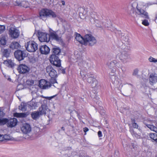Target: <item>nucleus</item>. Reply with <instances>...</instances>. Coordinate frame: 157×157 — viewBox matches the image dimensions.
<instances>
[{
  "label": "nucleus",
  "mask_w": 157,
  "mask_h": 157,
  "mask_svg": "<svg viewBox=\"0 0 157 157\" xmlns=\"http://www.w3.org/2000/svg\"><path fill=\"white\" fill-rule=\"evenodd\" d=\"M91 18L90 19V21L91 22L92 24H94L95 22V20H94V16H91Z\"/></svg>",
  "instance_id": "nucleus-49"
},
{
  "label": "nucleus",
  "mask_w": 157,
  "mask_h": 157,
  "mask_svg": "<svg viewBox=\"0 0 157 157\" xmlns=\"http://www.w3.org/2000/svg\"><path fill=\"white\" fill-rule=\"evenodd\" d=\"M8 121V119L6 118L0 117V125L6 124Z\"/></svg>",
  "instance_id": "nucleus-32"
},
{
  "label": "nucleus",
  "mask_w": 157,
  "mask_h": 157,
  "mask_svg": "<svg viewBox=\"0 0 157 157\" xmlns=\"http://www.w3.org/2000/svg\"><path fill=\"white\" fill-rule=\"evenodd\" d=\"M136 6H138L136 2H134L128 6L127 9V13L130 15H132V13H133L135 11V7Z\"/></svg>",
  "instance_id": "nucleus-16"
},
{
  "label": "nucleus",
  "mask_w": 157,
  "mask_h": 157,
  "mask_svg": "<svg viewBox=\"0 0 157 157\" xmlns=\"http://www.w3.org/2000/svg\"><path fill=\"white\" fill-rule=\"evenodd\" d=\"M3 63L6 66L12 68H13L14 66L16 65L15 64L11 59H8L4 60Z\"/></svg>",
  "instance_id": "nucleus-20"
},
{
  "label": "nucleus",
  "mask_w": 157,
  "mask_h": 157,
  "mask_svg": "<svg viewBox=\"0 0 157 157\" xmlns=\"http://www.w3.org/2000/svg\"><path fill=\"white\" fill-rule=\"evenodd\" d=\"M49 60L51 63L53 65L57 67H60L61 60L58 56L55 54H52L50 56Z\"/></svg>",
  "instance_id": "nucleus-6"
},
{
  "label": "nucleus",
  "mask_w": 157,
  "mask_h": 157,
  "mask_svg": "<svg viewBox=\"0 0 157 157\" xmlns=\"http://www.w3.org/2000/svg\"><path fill=\"white\" fill-rule=\"evenodd\" d=\"M8 80L10 81H11V79L10 78H9L8 79Z\"/></svg>",
  "instance_id": "nucleus-62"
},
{
  "label": "nucleus",
  "mask_w": 157,
  "mask_h": 157,
  "mask_svg": "<svg viewBox=\"0 0 157 157\" xmlns=\"http://www.w3.org/2000/svg\"><path fill=\"white\" fill-rule=\"evenodd\" d=\"M98 136L99 137H101L102 136V134L101 131H99L98 132Z\"/></svg>",
  "instance_id": "nucleus-54"
},
{
  "label": "nucleus",
  "mask_w": 157,
  "mask_h": 157,
  "mask_svg": "<svg viewBox=\"0 0 157 157\" xmlns=\"http://www.w3.org/2000/svg\"><path fill=\"white\" fill-rule=\"evenodd\" d=\"M126 84L127 85L125 86L126 90L128 91L130 90L132 91V88L133 87V85L130 83H127Z\"/></svg>",
  "instance_id": "nucleus-35"
},
{
  "label": "nucleus",
  "mask_w": 157,
  "mask_h": 157,
  "mask_svg": "<svg viewBox=\"0 0 157 157\" xmlns=\"http://www.w3.org/2000/svg\"><path fill=\"white\" fill-rule=\"evenodd\" d=\"M142 24L146 26H147L149 25V23L148 21L146 20H144L142 22Z\"/></svg>",
  "instance_id": "nucleus-46"
},
{
  "label": "nucleus",
  "mask_w": 157,
  "mask_h": 157,
  "mask_svg": "<svg viewBox=\"0 0 157 157\" xmlns=\"http://www.w3.org/2000/svg\"><path fill=\"white\" fill-rule=\"evenodd\" d=\"M61 129H62V130H63V131H64V128L63 127H62L61 128Z\"/></svg>",
  "instance_id": "nucleus-61"
},
{
  "label": "nucleus",
  "mask_w": 157,
  "mask_h": 157,
  "mask_svg": "<svg viewBox=\"0 0 157 157\" xmlns=\"http://www.w3.org/2000/svg\"><path fill=\"white\" fill-rule=\"evenodd\" d=\"M49 36H50V38H51L52 39L57 41H59L61 40V37L59 36L56 34V32H55L50 33Z\"/></svg>",
  "instance_id": "nucleus-21"
},
{
  "label": "nucleus",
  "mask_w": 157,
  "mask_h": 157,
  "mask_svg": "<svg viewBox=\"0 0 157 157\" xmlns=\"http://www.w3.org/2000/svg\"><path fill=\"white\" fill-rule=\"evenodd\" d=\"M69 148H70V149H71V147H70Z\"/></svg>",
  "instance_id": "nucleus-64"
},
{
  "label": "nucleus",
  "mask_w": 157,
  "mask_h": 157,
  "mask_svg": "<svg viewBox=\"0 0 157 157\" xmlns=\"http://www.w3.org/2000/svg\"><path fill=\"white\" fill-rule=\"evenodd\" d=\"M115 28L111 26V27H110L109 29V30H110L111 31H114L115 30Z\"/></svg>",
  "instance_id": "nucleus-56"
},
{
  "label": "nucleus",
  "mask_w": 157,
  "mask_h": 157,
  "mask_svg": "<svg viewBox=\"0 0 157 157\" xmlns=\"http://www.w3.org/2000/svg\"><path fill=\"white\" fill-rule=\"evenodd\" d=\"M107 64L108 67L110 69H112L114 67H120L119 63H117L116 61L109 62L107 63Z\"/></svg>",
  "instance_id": "nucleus-19"
},
{
  "label": "nucleus",
  "mask_w": 157,
  "mask_h": 157,
  "mask_svg": "<svg viewBox=\"0 0 157 157\" xmlns=\"http://www.w3.org/2000/svg\"><path fill=\"white\" fill-rule=\"evenodd\" d=\"M28 108L33 109L35 108L36 107H37V102H34L33 101H31L28 103Z\"/></svg>",
  "instance_id": "nucleus-28"
},
{
  "label": "nucleus",
  "mask_w": 157,
  "mask_h": 157,
  "mask_svg": "<svg viewBox=\"0 0 157 157\" xmlns=\"http://www.w3.org/2000/svg\"><path fill=\"white\" fill-rule=\"evenodd\" d=\"M80 75L81 76V77L83 78V79H85L86 78V74L84 72V71H81L80 73Z\"/></svg>",
  "instance_id": "nucleus-43"
},
{
  "label": "nucleus",
  "mask_w": 157,
  "mask_h": 157,
  "mask_svg": "<svg viewBox=\"0 0 157 157\" xmlns=\"http://www.w3.org/2000/svg\"><path fill=\"white\" fill-rule=\"evenodd\" d=\"M84 45L90 46L94 45L97 43L95 38L91 34H86L84 37Z\"/></svg>",
  "instance_id": "nucleus-3"
},
{
  "label": "nucleus",
  "mask_w": 157,
  "mask_h": 157,
  "mask_svg": "<svg viewBox=\"0 0 157 157\" xmlns=\"http://www.w3.org/2000/svg\"><path fill=\"white\" fill-rule=\"evenodd\" d=\"M154 131L155 132L157 133V128L156 127L155 128V130Z\"/></svg>",
  "instance_id": "nucleus-60"
},
{
  "label": "nucleus",
  "mask_w": 157,
  "mask_h": 157,
  "mask_svg": "<svg viewBox=\"0 0 157 157\" xmlns=\"http://www.w3.org/2000/svg\"><path fill=\"white\" fill-rule=\"evenodd\" d=\"M3 141L4 140H9L11 139V138L9 135H3Z\"/></svg>",
  "instance_id": "nucleus-41"
},
{
  "label": "nucleus",
  "mask_w": 157,
  "mask_h": 157,
  "mask_svg": "<svg viewBox=\"0 0 157 157\" xmlns=\"http://www.w3.org/2000/svg\"><path fill=\"white\" fill-rule=\"evenodd\" d=\"M28 108V103H22L19 106V109L21 110L22 111H26Z\"/></svg>",
  "instance_id": "nucleus-24"
},
{
  "label": "nucleus",
  "mask_w": 157,
  "mask_h": 157,
  "mask_svg": "<svg viewBox=\"0 0 157 157\" xmlns=\"http://www.w3.org/2000/svg\"><path fill=\"white\" fill-rule=\"evenodd\" d=\"M46 71L51 78H56L57 77V72L52 66L50 65L46 67Z\"/></svg>",
  "instance_id": "nucleus-9"
},
{
  "label": "nucleus",
  "mask_w": 157,
  "mask_h": 157,
  "mask_svg": "<svg viewBox=\"0 0 157 157\" xmlns=\"http://www.w3.org/2000/svg\"><path fill=\"white\" fill-rule=\"evenodd\" d=\"M116 70L115 68H113L111 70V72L110 73V75L111 76L115 75V73Z\"/></svg>",
  "instance_id": "nucleus-45"
},
{
  "label": "nucleus",
  "mask_w": 157,
  "mask_h": 157,
  "mask_svg": "<svg viewBox=\"0 0 157 157\" xmlns=\"http://www.w3.org/2000/svg\"><path fill=\"white\" fill-rule=\"evenodd\" d=\"M136 9L139 13V15L146 18H149L148 13L146 11L141 8H139L138 6H136Z\"/></svg>",
  "instance_id": "nucleus-14"
},
{
  "label": "nucleus",
  "mask_w": 157,
  "mask_h": 157,
  "mask_svg": "<svg viewBox=\"0 0 157 157\" xmlns=\"http://www.w3.org/2000/svg\"><path fill=\"white\" fill-rule=\"evenodd\" d=\"M130 131L133 137L136 138L137 139H140V134H137L133 130H131Z\"/></svg>",
  "instance_id": "nucleus-31"
},
{
  "label": "nucleus",
  "mask_w": 157,
  "mask_h": 157,
  "mask_svg": "<svg viewBox=\"0 0 157 157\" xmlns=\"http://www.w3.org/2000/svg\"><path fill=\"white\" fill-rule=\"evenodd\" d=\"M25 47L28 51L30 52H34L38 49L37 44L34 41H29L25 44Z\"/></svg>",
  "instance_id": "nucleus-5"
},
{
  "label": "nucleus",
  "mask_w": 157,
  "mask_h": 157,
  "mask_svg": "<svg viewBox=\"0 0 157 157\" xmlns=\"http://www.w3.org/2000/svg\"><path fill=\"white\" fill-rule=\"evenodd\" d=\"M5 114L3 111V110L0 108V117H3L5 115Z\"/></svg>",
  "instance_id": "nucleus-47"
},
{
  "label": "nucleus",
  "mask_w": 157,
  "mask_h": 157,
  "mask_svg": "<svg viewBox=\"0 0 157 157\" xmlns=\"http://www.w3.org/2000/svg\"><path fill=\"white\" fill-rule=\"evenodd\" d=\"M1 44L2 45H5L6 44V40L5 37H2L0 40Z\"/></svg>",
  "instance_id": "nucleus-40"
},
{
  "label": "nucleus",
  "mask_w": 157,
  "mask_h": 157,
  "mask_svg": "<svg viewBox=\"0 0 157 157\" xmlns=\"http://www.w3.org/2000/svg\"><path fill=\"white\" fill-rule=\"evenodd\" d=\"M70 157H80L77 155V152L75 151H70Z\"/></svg>",
  "instance_id": "nucleus-36"
},
{
  "label": "nucleus",
  "mask_w": 157,
  "mask_h": 157,
  "mask_svg": "<svg viewBox=\"0 0 157 157\" xmlns=\"http://www.w3.org/2000/svg\"><path fill=\"white\" fill-rule=\"evenodd\" d=\"M59 71L60 73L64 74L65 73V70L62 67H61L59 69Z\"/></svg>",
  "instance_id": "nucleus-48"
},
{
  "label": "nucleus",
  "mask_w": 157,
  "mask_h": 157,
  "mask_svg": "<svg viewBox=\"0 0 157 157\" xmlns=\"http://www.w3.org/2000/svg\"><path fill=\"white\" fill-rule=\"evenodd\" d=\"M89 130V129L86 127H85L83 128V131L84 132H86Z\"/></svg>",
  "instance_id": "nucleus-57"
},
{
  "label": "nucleus",
  "mask_w": 157,
  "mask_h": 157,
  "mask_svg": "<svg viewBox=\"0 0 157 157\" xmlns=\"http://www.w3.org/2000/svg\"><path fill=\"white\" fill-rule=\"evenodd\" d=\"M28 114L25 113H15L14 114V117H25L27 116Z\"/></svg>",
  "instance_id": "nucleus-27"
},
{
  "label": "nucleus",
  "mask_w": 157,
  "mask_h": 157,
  "mask_svg": "<svg viewBox=\"0 0 157 157\" xmlns=\"http://www.w3.org/2000/svg\"><path fill=\"white\" fill-rule=\"evenodd\" d=\"M39 17L43 20H46V17H52L55 18L57 17L55 13L52 10L48 9H43L40 12Z\"/></svg>",
  "instance_id": "nucleus-2"
},
{
  "label": "nucleus",
  "mask_w": 157,
  "mask_h": 157,
  "mask_svg": "<svg viewBox=\"0 0 157 157\" xmlns=\"http://www.w3.org/2000/svg\"><path fill=\"white\" fill-rule=\"evenodd\" d=\"M142 4V5L143 7H145L146 8H147L148 6L152 5L154 4H155L156 3L155 2H148L147 3H145L144 2H142L141 3Z\"/></svg>",
  "instance_id": "nucleus-30"
},
{
  "label": "nucleus",
  "mask_w": 157,
  "mask_h": 157,
  "mask_svg": "<svg viewBox=\"0 0 157 157\" xmlns=\"http://www.w3.org/2000/svg\"><path fill=\"white\" fill-rule=\"evenodd\" d=\"M87 75L88 77L87 78V82L90 84L92 87H96L98 85V82L94 77L93 75L92 74L88 73Z\"/></svg>",
  "instance_id": "nucleus-8"
},
{
  "label": "nucleus",
  "mask_w": 157,
  "mask_h": 157,
  "mask_svg": "<svg viewBox=\"0 0 157 157\" xmlns=\"http://www.w3.org/2000/svg\"><path fill=\"white\" fill-rule=\"evenodd\" d=\"M119 68H121V69L122 71V72L123 73H124L125 71H126V69H125V68L123 67V66H121L120 65V67Z\"/></svg>",
  "instance_id": "nucleus-51"
},
{
  "label": "nucleus",
  "mask_w": 157,
  "mask_h": 157,
  "mask_svg": "<svg viewBox=\"0 0 157 157\" xmlns=\"http://www.w3.org/2000/svg\"><path fill=\"white\" fill-rule=\"evenodd\" d=\"M9 34L11 37L16 38L19 36V32L17 29L14 27H11L9 29Z\"/></svg>",
  "instance_id": "nucleus-12"
},
{
  "label": "nucleus",
  "mask_w": 157,
  "mask_h": 157,
  "mask_svg": "<svg viewBox=\"0 0 157 157\" xmlns=\"http://www.w3.org/2000/svg\"><path fill=\"white\" fill-rule=\"evenodd\" d=\"M21 130L22 132L25 134L29 133L31 131V128L29 124L25 123L23 124L21 128Z\"/></svg>",
  "instance_id": "nucleus-13"
},
{
  "label": "nucleus",
  "mask_w": 157,
  "mask_h": 157,
  "mask_svg": "<svg viewBox=\"0 0 157 157\" xmlns=\"http://www.w3.org/2000/svg\"><path fill=\"white\" fill-rule=\"evenodd\" d=\"M138 73V70L136 69L134 70V72L133 73V75H137Z\"/></svg>",
  "instance_id": "nucleus-53"
},
{
  "label": "nucleus",
  "mask_w": 157,
  "mask_h": 157,
  "mask_svg": "<svg viewBox=\"0 0 157 157\" xmlns=\"http://www.w3.org/2000/svg\"><path fill=\"white\" fill-rule=\"evenodd\" d=\"M150 138L157 143V134L156 133H151L149 134Z\"/></svg>",
  "instance_id": "nucleus-33"
},
{
  "label": "nucleus",
  "mask_w": 157,
  "mask_h": 157,
  "mask_svg": "<svg viewBox=\"0 0 157 157\" xmlns=\"http://www.w3.org/2000/svg\"><path fill=\"white\" fill-rule=\"evenodd\" d=\"M149 83L151 85H153L157 82V75L155 74H151L149 78Z\"/></svg>",
  "instance_id": "nucleus-18"
},
{
  "label": "nucleus",
  "mask_w": 157,
  "mask_h": 157,
  "mask_svg": "<svg viewBox=\"0 0 157 157\" xmlns=\"http://www.w3.org/2000/svg\"><path fill=\"white\" fill-rule=\"evenodd\" d=\"M52 84L50 82L47 81L44 79H41L39 81V87L42 89H45L50 87Z\"/></svg>",
  "instance_id": "nucleus-11"
},
{
  "label": "nucleus",
  "mask_w": 157,
  "mask_h": 157,
  "mask_svg": "<svg viewBox=\"0 0 157 157\" xmlns=\"http://www.w3.org/2000/svg\"><path fill=\"white\" fill-rule=\"evenodd\" d=\"M144 124L146 125L151 130L154 131L155 130V127L153 125H151L150 124H147L146 123L145 121H144Z\"/></svg>",
  "instance_id": "nucleus-34"
},
{
  "label": "nucleus",
  "mask_w": 157,
  "mask_h": 157,
  "mask_svg": "<svg viewBox=\"0 0 157 157\" xmlns=\"http://www.w3.org/2000/svg\"><path fill=\"white\" fill-rule=\"evenodd\" d=\"M5 27L4 25H0V34L3 33L5 30Z\"/></svg>",
  "instance_id": "nucleus-44"
},
{
  "label": "nucleus",
  "mask_w": 157,
  "mask_h": 157,
  "mask_svg": "<svg viewBox=\"0 0 157 157\" xmlns=\"http://www.w3.org/2000/svg\"><path fill=\"white\" fill-rule=\"evenodd\" d=\"M116 77L115 75L111 76L110 77L111 82L113 84H116L117 82V81L116 80Z\"/></svg>",
  "instance_id": "nucleus-39"
},
{
  "label": "nucleus",
  "mask_w": 157,
  "mask_h": 157,
  "mask_svg": "<svg viewBox=\"0 0 157 157\" xmlns=\"http://www.w3.org/2000/svg\"><path fill=\"white\" fill-rule=\"evenodd\" d=\"M61 3L64 6L65 5V2L64 1H62Z\"/></svg>",
  "instance_id": "nucleus-59"
},
{
  "label": "nucleus",
  "mask_w": 157,
  "mask_h": 157,
  "mask_svg": "<svg viewBox=\"0 0 157 157\" xmlns=\"http://www.w3.org/2000/svg\"><path fill=\"white\" fill-rule=\"evenodd\" d=\"M38 36L40 41L41 42H48L50 40L49 34L41 32L38 33Z\"/></svg>",
  "instance_id": "nucleus-7"
},
{
  "label": "nucleus",
  "mask_w": 157,
  "mask_h": 157,
  "mask_svg": "<svg viewBox=\"0 0 157 157\" xmlns=\"http://www.w3.org/2000/svg\"><path fill=\"white\" fill-rule=\"evenodd\" d=\"M75 39L81 44H83L84 43V37H83L78 33H76Z\"/></svg>",
  "instance_id": "nucleus-23"
},
{
  "label": "nucleus",
  "mask_w": 157,
  "mask_h": 157,
  "mask_svg": "<svg viewBox=\"0 0 157 157\" xmlns=\"http://www.w3.org/2000/svg\"><path fill=\"white\" fill-rule=\"evenodd\" d=\"M39 111H35L32 113L31 115L32 118L34 120H36L41 115Z\"/></svg>",
  "instance_id": "nucleus-26"
},
{
  "label": "nucleus",
  "mask_w": 157,
  "mask_h": 157,
  "mask_svg": "<svg viewBox=\"0 0 157 157\" xmlns=\"http://www.w3.org/2000/svg\"><path fill=\"white\" fill-rule=\"evenodd\" d=\"M16 3L17 4V6H22V2H21L20 1L17 0L16 1Z\"/></svg>",
  "instance_id": "nucleus-52"
},
{
  "label": "nucleus",
  "mask_w": 157,
  "mask_h": 157,
  "mask_svg": "<svg viewBox=\"0 0 157 157\" xmlns=\"http://www.w3.org/2000/svg\"><path fill=\"white\" fill-rule=\"evenodd\" d=\"M8 125L9 126L13 127L16 125L17 123V119L15 118L11 119L8 120Z\"/></svg>",
  "instance_id": "nucleus-22"
},
{
  "label": "nucleus",
  "mask_w": 157,
  "mask_h": 157,
  "mask_svg": "<svg viewBox=\"0 0 157 157\" xmlns=\"http://www.w3.org/2000/svg\"><path fill=\"white\" fill-rule=\"evenodd\" d=\"M39 109V112L41 115H45L49 110L48 106L45 105H42Z\"/></svg>",
  "instance_id": "nucleus-17"
},
{
  "label": "nucleus",
  "mask_w": 157,
  "mask_h": 157,
  "mask_svg": "<svg viewBox=\"0 0 157 157\" xmlns=\"http://www.w3.org/2000/svg\"><path fill=\"white\" fill-rule=\"evenodd\" d=\"M18 72L20 74H26L29 71V68L25 64L19 65L17 68Z\"/></svg>",
  "instance_id": "nucleus-10"
},
{
  "label": "nucleus",
  "mask_w": 157,
  "mask_h": 157,
  "mask_svg": "<svg viewBox=\"0 0 157 157\" xmlns=\"http://www.w3.org/2000/svg\"><path fill=\"white\" fill-rule=\"evenodd\" d=\"M3 56L6 57H8L10 55V53L7 49H4L3 52Z\"/></svg>",
  "instance_id": "nucleus-37"
},
{
  "label": "nucleus",
  "mask_w": 157,
  "mask_h": 157,
  "mask_svg": "<svg viewBox=\"0 0 157 157\" xmlns=\"http://www.w3.org/2000/svg\"><path fill=\"white\" fill-rule=\"evenodd\" d=\"M33 93H34L33 92H31L32 94H33Z\"/></svg>",
  "instance_id": "nucleus-63"
},
{
  "label": "nucleus",
  "mask_w": 157,
  "mask_h": 157,
  "mask_svg": "<svg viewBox=\"0 0 157 157\" xmlns=\"http://www.w3.org/2000/svg\"><path fill=\"white\" fill-rule=\"evenodd\" d=\"M148 60L150 62L157 63V59H156L155 58H153V57L151 56H150Z\"/></svg>",
  "instance_id": "nucleus-42"
},
{
  "label": "nucleus",
  "mask_w": 157,
  "mask_h": 157,
  "mask_svg": "<svg viewBox=\"0 0 157 157\" xmlns=\"http://www.w3.org/2000/svg\"><path fill=\"white\" fill-rule=\"evenodd\" d=\"M10 48L13 49H17L20 47V44L17 42H13L10 45Z\"/></svg>",
  "instance_id": "nucleus-25"
},
{
  "label": "nucleus",
  "mask_w": 157,
  "mask_h": 157,
  "mask_svg": "<svg viewBox=\"0 0 157 157\" xmlns=\"http://www.w3.org/2000/svg\"><path fill=\"white\" fill-rule=\"evenodd\" d=\"M3 141V135L0 134V141Z\"/></svg>",
  "instance_id": "nucleus-58"
},
{
  "label": "nucleus",
  "mask_w": 157,
  "mask_h": 157,
  "mask_svg": "<svg viewBox=\"0 0 157 157\" xmlns=\"http://www.w3.org/2000/svg\"><path fill=\"white\" fill-rule=\"evenodd\" d=\"M53 52L52 54H55L57 56L59 55L61 52V50L59 48H52V50Z\"/></svg>",
  "instance_id": "nucleus-29"
},
{
  "label": "nucleus",
  "mask_w": 157,
  "mask_h": 157,
  "mask_svg": "<svg viewBox=\"0 0 157 157\" xmlns=\"http://www.w3.org/2000/svg\"><path fill=\"white\" fill-rule=\"evenodd\" d=\"M128 50L127 46H125L123 48H122L120 54L118 55L119 59L124 64L128 62L130 59V56L128 53Z\"/></svg>",
  "instance_id": "nucleus-1"
},
{
  "label": "nucleus",
  "mask_w": 157,
  "mask_h": 157,
  "mask_svg": "<svg viewBox=\"0 0 157 157\" xmlns=\"http://www.w3.org/2000/svg\"><path fill=\"white\" fill-rule=\"evenodd\" d=\"M56 82V81L55 78H52L51 80H50V83L51 84H54Z\"/></svg>",
  "instance_id": "nucleus-50"
},
{
  "label": "nucleus",
  "mask_w": 157,
  "mask_h": 157,
  "mask_svg": "<svg viewBox=\"0 0 157 157\" xmlns=\"http://www.w3.org/2000/svg\"><path fill=\"white\" fill-rule=\"evenodd\" d=\"M14 56L15 58L18 61L23 60L28 56V53L26 50H17L14 52Z\"/></svg>",
  "instance_id": "nucleus-4"
},
{
  "label": "nucleus",
  "mask_w": 157,
  "mask_h": 157,
  "mask_svg": "<svg viewBox=\"0 0 157 157\" xmlns=\"http://www.w3.org/2000/svg\"><path fill=\"white\" fill-rule=\"evenodd\" d=\"M50 51L49 48L46 45L40 46L39 48V51L42 54H47Z\"/></svg>",
  "instance_id": "nucleus-15"
},
{
  "label": "nucleus",
  "mask_w": 157,
  "mask_h": 157,
  "mask_svg": "<svg viewBox=\"0 0 157 157\" xmlns=\"http://www.w3.org/2000/svg\"><path fill=\"white\" fill-rule=\"evenodd\" d=\"M75 112L76 113V114H77V116H78V119H79V120H81V116H80V115L78 114V113L75 111Z\"/></svg>",
  "instance_id": "nucleus-55"
},
{
  "label": "nucleus",
  "mask_w": 157,
  "mask_h": 157,
  "mask_svg": "<svg viewBox=\"0 0 157 157\" xmlns=\"http://www.w3.org/2000/svg\"><path fill=\"white\" fill-rule=\"evenodd\" d=\"M131 121L132 123L133 127L134 128H137L138 127V125L136 123H135V120L134 119H131Z\"/></svg>",
  "instance_id": "nucleus-38"
}]
</instances>
